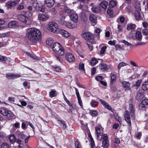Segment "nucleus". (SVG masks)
I'll return each instance as SVG.
<instances>
[{
  "label": "nucleus",
  "mask_w": 148,
  "mask_h": 148,
  "mask_svg": "<svg viewBox=\"0 0 148 148\" xmlns=\"http://www.w3.org/2000/svg\"><path fill=\"white\" fill-rule=\"evenodd\" d=\"M75 146L76 148H81L80 145L78 142L76 141L75 142Z\"/></svg>",
  "instance_id": "64"
},
{
  "label": "nucleus",
  "mask_w": 148,
  "mask_h": 148,
  "mask_svg": "<svg viewBox=\"0 0 148 148\" xmlns=\"http://www.w3.org/2000/svg\"><path fill=\"white\" fill-rule=\"evenodd\" d=\"M21 76L20 74H14L12 73H9L6 74V77L8 79H13L15 78H17Z\"/></svg>",
  "instance_id": "17"
},
{
  "label": "nucleus",
  "mask_w": 148,
  "mask_h": 148,
  "mask_svg": "<svg viewBox=\"0 0 148 148\" xmlns=\"http://www.w3.org/2000/svg\"><path fill=\"white\" fill-rule=\"evenodd\" d=\"M8 111L5 108H1L0 110V113L4 116H6Z\"/></svg>",
  "instance_id": "30"
},
{
  "label": "nucleus",
  "mask_w": 148,
  "mask_h": 148,
  "mask_svg": "<svg viewBox=\"0 0 148 148\" xmlns=\"http://www.w3.org/2000/svg\"><path fill=\"white\" fill-rule=\"evenodd\" d=\"M141 4L140 1H137L135 4V10L141 11L140 5Z\"/></svg>",
  "instance_id": "29"
},
{
  "label": "nucleus",
  "mask_w": 148,
  "mask_h": 148,
  "mask_svg": "<svg viewBox=\"0 0 148 148\" xmlns=\"http://www.w3.org/2000/svg\"><path fill=\"white\" fill-rule=\"evenodd\" d=\"M52 49L56 53L60 56L64 54V48L58 43L57 42L53 44Z\"/></svg>",
  "instance_id": "2"
},
{
  "label": "nucleus",
  "mask_w": 148,
  "mask_h": 148,
  "mask_svg": "<svg viewBox=\"0 0 148 148\" xmlns=\"http://www.w3.org/2000/svg\"><path fill=\"white\" fill-rule=\"evenodd\" d=\"M125 119L130 126L131 125V118L129 114V112L127 111H126L124 114Z\"/></svg>",
  "instance_id": "13"
},
{
  "label": "nucleus",
  "mask_w": 148,
  "mask_h": 148,
  "mask_svg": "<svg viewBox=\"0 0 148 148\" xmlns=\"http://www.w3.org/2000/svg\"><path fill=\"white\" fill-rule=\"evenodd\" d=\"M100 101L103 106L108 110H110L112 109L111 107L105 101L100 99Z\"/></svg>",
  "instance_id": "20"
},
{
  "label": "nucleus",
  "mask_w": 148,
  "mask_h": 148,
  "mask_svg": "<svg viewBox=\"0 0 148 148\" xmlns=\"http://www.w3.org/2000/svg\"><path fill=\"white\" fill-rule=\"evenodd\" d=\"M56 91L54 90H52L50 92H49L50 96L51 97H53L56 96Z\"/></svg>",
  "instance_id": "49"
},
{
  "label": "nucleus",
  "mask_w": 148,
  "mask_h": 148,
  "mask_svg": "<svg viewBox=\"0 0 148 148\" xmlns=\"http://www.w3.org/2000/svg\"><path fill=\"white\" fill-rule=\"evenodd\" d=\"M142 88L144 91L148 90V80L145 81L143 83Z\"/></svg>",
  "instance_id": "23"
},
{
  "label": "nucleus",
  "mask_w": 148,
  "mask_h": 148,
  "mask_svg": "<svg viewBox=\"0 0 148 148\" xmlns=\"http://www.w3.org/2000/svg\"><path fill=\"white\" fill-rule=\"evenodd\" d=\"M18 18L19 20L24 23L29 25L31 23V21L28 17H26L23 13L22 14H20L18 16Z\"/></svg>",
  "instance_id": "5"
},
{
  "label": "nucleus",
  "mask_w": 148,
  "mask_h": 148,
  "mask_svg": "<svg viewBox=\"0 0 148 148\" xmlns=\"http://www.w3.org/2000/svg\"><path fill=\"white\" fill-rule=\"evenodd\" d=\"M141 103L146 106L148 105V100L146 99H144L142 101Z\"/></svg>",
  "instance_id": "51"
},
{
  "label": "nucleus",
  "mask_w": 148,
  "mask_h": 148,
  "mask_svg": "<svg viewBox=\"0 0 148 148\" xmlns=\"http://www.w3.org/2000/svg\"><path fill=\"white\" fill-rule=\"evenodd\" d=\"M100 67L101 70L104 71L108 69L109 66L106 64H102L100 65Z\"/></svg>",
  "instance_id": "34"
},
{
  "label": "nucleus",
  "mask_w": 148,
  "mask_h": 148,
  "mask_svg": "<svg viewBox=\"0 0 148 148\" xmlns=\"http://www.w3.org/2000/svg\"><path fill=\"white\" fill-rule=\"evenodd\" d=\"M142 82L141 79L138 80L133 85V87H135V89H138L140 86Z\"/></svg>",
  "instance_id": "35"
},
{
  "label": "nucleus",
  "mask_w": 148,
  "mask_h": 148,
  "mask_svg": "<svg viewBox=\"0 0 148 148\" xmlns=\"http://www.w3.org/2000/svg\"><path fill=\"white\" fill-rule=\"evenodd\" d=\"M117 31L118 32H122L123 31V27L119 25H118Z\"/></svg>",
  "instance_id": "59"
},
{
  "label": "nucleus",
  "mask_w": 148,
  "mask_h": 148,
  "mask_svg": "<svg viewBox=\"0 0 148 148\" xmlns=\"http://www.w3.org/2000/svg\"><path fill=\"white\" fill-rule=\"evenodd\" d=\"M64 10L67 13H70L71 12V10L66 7L64 8Z\"/></svg>",
  "instance_id": "60"
},
{
  "label": "nucleus",
  "mask_w": 148,
  "mask_h": 148,
  "mask_svg": "<svg viewBox=\"0 0 148 148\" xmlns=\"http://www.w3.org/2000/svg\"><path fill=\"white\" fill-rule=\"evenodd\" d=\"M95 129L97 138L99 140H101L103 132V128L100 125H97L95 126Z\"/></svg>",
  "instance_id": "4"
},
{
  "label": "nucleus",
  "mask_w": 148,
  "mask_h": 148,
  "mask_svg": "<svg viewBox=\"0 0 148 148\" xmlns=\"http://www.w3.org/2000/svg\"><path fill=\"white\" fill-rule=\"evenodd\" d=\"M107 13L108 14L109 16L111 17H113V12L112 10L110 8H108L107 11Z\"/></svg>",
  "instance_id": "39"
},
{
  "label": "nucleus",
  "mask_w": 148,
  "mask_h": 148,
  "mask_svg": "<svg viewBox=\"0 0 148 148\" xmlns=\"http://www.w3.org/2000/svg\"><path fill=\"white\" fill-rule=\"evenodd\" d=\"M49 18L48 15L47 14H40L38 16V19L40 21H45Z\"/></svg>",
  "instance_id": "12"
},
{
  "label": "nucleus",
  "mask_w": 148,
  "mask_h": 148,
  "mask_svg": "<svg viewBox=\"0 0 148 148\" xmlns=\"http://www.w3.org/2000/svg\"><path fill=\"white\" fill-rule=\"evenodd\" d=\"M60 33L63 37L67 38L70 36V34L67 31L64 30H61L60 31Z\"/></svg>",
  "instance_id": "18"
},
{
  "label": "nucleus",
  "mask_w": 148,
  "mask_h": 148,
  "mask_svg": "<svg viewBox=\"0 0 148 148\" xmlns=\"http://www.w3.org/2000/svg\"><path fill=\"white\" fill-rule=\"evenodd\" d=\"M8 27L11 29H16L19 26L18 23L16 21H11L8 25Z\"/></svg>",
  "instance_id": "11"
},
{
  "label": "nucleus",
  "mask_w": 148,
  "mask_h": 148,
  "mask_svg": "<svg viewBox=\"0 0 148 148\" xmlns=\"http://www.w3.org/2000/svg\"><path fill=\"white\" fill-rule=\"evenodd\" d=\"M117 4V2L116 0H112L109 2V6L110 7L113 8Z\"/></svg>",
  "instance_id": "36"
},
{
  "label": "nucleus",
  "mask_w": 148,
  "mask_h": 148,
  "mask_svg": "<svg viewBox=\"0 0 148 148\" xmlns=\"http://www.w3.org/2000/svg\"><path fill=\"white\" fill-rule=\"evenodd\" d=\"M0 36L2 37H5L9 36L10 35V32H8L2 33L0 34Z\"/></svg>",
  "instance_id": "52"
},
{
  "label": "nucleus",
  "mask_w": 148,
  "mask_h": 148,
  "mask_svg": "<svg viewBox=\"0 0 148 148\" xmlns=\"http://www.w3.org/2000/svg\"><path fill=\"white\" fill-rule=\"evenodd\" d=\"M45 3L47 6L49 7H51L54 4V0H45Z\"/></svg>",
  "instance_id": "22"
},
{
  "label": "nucleus",
  "mask_w": 148,
  "mask_h": 148,
  "mask_svg": "<svg viewBox=\"0 0 148 148\" xmlns=\"http://www.w3.org/2000/svg\"><path fill=\"white\" fill-rule=\"evenodd\" d=\"M116 75L114 74L110 76V84H112L115 82L116 80Z\"/></svg>",
  "instance_id": "31"
},
{
  "label": "nucleus",
  "mask_w": 148,
  "mask_h": 148,
  "mask_svg": "<svg viewBox=\"0 0 148 148\" xmlns=\"http://www.w3.org/2000/svg\"><path fill=\"white\" fill-rule=\"evenodd\" d=\"M33 5L37 11L39 10L42 12L45 11V7L41 3L35 2L33 3Z\"/></svg>",
  "instance_id": "7"
},
{
  "label": "nucleus",
  "mask_w": 148,
  "mask_h": 148,
  "mask_svg": "<svg viewBox=\"0 0 148 148\" xmlns=\"http://www.w3.org/2000/svg\"><path fill=\"white\" fill-rule=\"evenodd\" d=\"M23 13L25 16L27 17H31L32 16V13L30 11H24L23 12Z\"/></svg>",
  "instance_id": "42"
},
{
  "label": "nucleus",
  "mask_w": 148,
  "mask_h": 148,
  "mask_svg": "<svg viewBox=\"0 0 148 148\" xmlns=\"http://www.w3.org/2000/svg\"><path fill=\"white\" fill-rule=\"evenodd\" d=\"M91 10L93 12L95 13L98 12L100 11V8L98 7H93L91 8Z\"/></svg>",
  "instance_id": "44"
},
{
  "label": "nucleus",
  "mask_w": 148,
  "mask_h": 148,
  "mask_svg": "<svg viewBox=\"0 0 148 148\" xmlns=\"http://www.w3.org/2000/svg\"><path fill=\"white\" fill-rule=\"evenodd\" d=\"M90 21L92 23L96 24L97 22V17L93 14H91L90 15L89 17Z\"/></svg>",
  "instance_id": "25"
},
{
  "label": "nucleus",
  "mask_w": 148,
  "mask_h": 148,
  "mask_svg": "<svg viewBox=\"0 0 148 148\" xmlns=\"http://www.w3.org/2000/svg\"><path fill=\"white\" fill-rule=\"evenodd\" d=\"M26 37L29 40L33 42H40L42 38L40 31L34 28H30L27 30Z\"/></svg>",
  "instance_id": "1"
},
{
  "label": "nucleus",
  "mask_w": 148,
  "mask_h": 148,
  "mask_svg": "<svg viewBox=\"0 0 148 148\" xmlns=\"http://www.w3.org/2000/svg\"><path fill=\"white\" fill-rule=\"evenodd\" d=\"M136 27L135 24L132 23L128 24L127 25V29L128 30L130 31L135 29Z\"/></svg>",
  "instance_id": "27"
},
{
  "label": "nucleus",
  "mask_w": 148,
  "mask_h": 148,
  "mask_svg": "<svg viewBox=\"0 0 148 148\" xmlns=\"http://www.w3.org/2000/svg\"><path fill=\"white\" fill-rule=\"evenodd\" d=\"M66 17L65 16H62L61 17L58 21L59 23L62 25H64L67 22L65 20Z\"/></svg>",
  "instance_id": "24"
},
{
  "label": "nucleus",
  "mask_w": 148,
  "mask_h": 148,
  "mask_svg": "<svg viewBox=\"0 0 148 148\" xmlns=\"http://www.w3.org/2000/svg\"><path fill=\"white\" fill-rule=\"evenodd\" d=\"M129 110L132 114V118L134 119V118L133 116V115L134 112V110L133 108V105L132 104H131L129 105Z\"/></svg>",
  "instance_id": "28"
},
{
  "label": "nucleus",
  "mask_w": 148,
  "mask_h": 148,
  "mask_svg": "<svg viewBox=\"0 0 148 148\" xmlns=\"http://www.w3.org/2000/svg\"><path fill=\"white\" fill-rule=\"evenodd\" d=\"M20 123L19 122H16L13 125V126L16 128H19L20 127Z\"/></svg>",
  "instance_id": "63"
},
{
  "label": "nucleus",
  "mask_w": 148,
  "mask_h": 148,
  "mask_svg": "<svg viewBox=\"0 0 148 148\" xmlns=\"http://www.w3.org/2000/svg\"><path fill=\"white\" fill-rule=\"evenodd\" d=\"M126 65V63L124 62H120L119 63L117 66V69H118L119 70L121 67L125 66Z\"/></svg>",
  "instance_id": "45"
},
{
  "label": "nucleus",
  "mask_w": 148,
  "mask_h": 148,
  "mask_svg": "<svg viewBox=\"0 0 148 148\" xmlns=\"http://www.w3.org/2000/svg\"><path fill=\"white\" fill-rule=\"evenodd\" d=\"M142 33L143 35L145 36L148 35V29H143L142 31Z\"/></svg>",
  "instance_id": "54"
},
{
  "label": "nucleus",
  "mask_w": 148,
  "mask_h": 148,
  "mask_svg": "<svg viewBox=\"0 0 148 148\" xmlns=\"http://www.w3.org/2000/svg\"><path fill=\"white\" fill-rule=\"evenodd\" d=\"M7 59L5 57L0 55V62H4Z\"/></svg>",
  "instance_id": "55"
},
{
  "label": "nucleus",
  "mask_w": 148,
  "mask_h": 148,
  "mask_svg": "<svg viewBox=\"0 0 148 148\" xmlns=\"http://www.w3.org/2000/svg\"><path fill=\"white\" fill-rule=\"evenodd\" d=\"M79 69L80 70V71L84 73L85 71V70L84 68V64L82 63H80L79 64Z\"/></svg>",
  "instance_id": "40"
},
{
  "label": "nucleus",
  "mask_w": 148,
  "mask_h": 148,
  "mask_svg": "<svg viewBox=\"0 0 148 148\" xmlns=\"http://www.w3.org/2000/svg\"><path fill=\"white\" fill-rule=\"evenodd\" d=\"M136 37L138 40H140L142 39V35L141 33L138 31H136Z\"/></svg>",
  "instance_id": "33"
},
{
  "label": "nucleus",
  "mask_w": 148,
  "mask_h": 148,
  "mask_svg": "<svg viewBox=\"0 0 148 148\" xmlns=\"http://www.w3.org/2000/svg\"><path fill=\"white\" fill-rule=\"evenodd\" d=\"M64 25L70 29H73L76 28L77 27V24H72L71 22L67 21Z\"/></svg>",
  "instance_id": "15"
},
{
  "label": "nucleus",
  "mask_w": 148,
  "mask_h": 148,
  "mask_svg": "<svg viewBox=\"0 0 148 148\" xmlns=\"http://www.w3.org/2000/svg\"><path fill=\"white\" fill-rule=\"evenodd\" d=\"M14 116V114L10 111H8V114H7V115H6L8 117H13Z\"/></svg>",
  "instance_id": "58"
},
{
  "label": "nucleus",
  "mask_w": 148,
  "mask_h": 148,
  "mask_svg": "<svg viewBox=\"0 0 148 148\" xmlns=\"http://www.w3.org/2000/svg\"><path fill=\"white\" fill-rule=\"evenodd\" d=\"M146 106L142 104L141 103H140L138 105V108L140 110H144Z\"/></svg>",
  "instance_id": "47"
},
{
  "label": "nucleus",
  "mask_w": 148,
  "mask_h": 148,
  "mask_svg": "<svg viewBox=\"0 0 148 148\" xmlns=\"http://www.w3.org/2000/svg\"><path fill=\"white\" fill-rule=\"evenodd\" d=\"M20 1V0H16V2L8 1L6 3L5 6L8 9H11L12 8L14 7Z\"/></svg>",
  "instance_id": "10"
},
{
  "label": "nucleus",
  "mask_w": 148,
  "mask_h": 148,
  "mask_svg": "<svg viewBox=\"0 0 148 148\" xmlns=\"http://www.w3.org/2000/svg\"><path fill=\"white\" fill-rule=\"evenodd\" d=\"M108 139V137L107 134H104L103 135L102 143V146L103 148H108L109 145V142Z\"/></svg>",
  "instance_id": "9"
},
{
  "label": "nucleus",
  "mask_w": 148,
  "mask_h": 148,
  "mask_svg": "<svg viewBox=\"0 0 148 148\" xmlns=\"http://www.w3.org/2000/svg\"><path fill=\"white\" fill-rule=\"evenodd\" d=\"M24 8V6L23 5L20 4L18 5V7H17V9L18 10H21L23 9Z\"/></svg>",
  "instance_id": "62"
},
{
  "label": "nucleus",
  "mask_w": 148,
  "mask_h": 148,
  "mask_svg": "<svg viewBox=\"0 0 148 148\" xmlns=\"http://www.w3.org/2000/svg\"><path fill=\"white\" fill-rule=\"evenodd\" d=\"M140 11L137 10L134 11V14L137 20H139L141 19Z\"/></svg>",
  "instance_id": "21"
},
{
  "label": "nucleus",
  "mask_w": 148,
  "mask_h": 148,
  "mask_svg": "<svg viewBox=\"0 0 148 148\" xmlns=\"http://www.w3.org/2000/svg\"><path fill=\"white\" fill-rule=\"evenodd\" d=\"M58 24L54 22L49 23L47 25V29L49 31L53 33H56L58 29Z\"/></svg>",
  "instance_id": "3"
},
{
  "label": "nucleus",
  "mask_w": 148,
  "mask_h": 148,
  "mask_svg": "<svg viewBox=\"0 0 148 148\" xmlns=\"http://www.w3.org/2000/svg\"><path fill=\"white\" fill-rule=\"evenodd\" d=\"M114 118L117 121L120 123H121L122 121L121 119L117 115H115L114 116Z\"/></svg>",
  "instance_id": "56"
},
{
  "label": "nucleus",
  "mask_w": 148,
  "mask_h": 148,
  "mask_svg": "<svg viewBox=\"0 0 148 148\" xmlns=\"http://www.w3.org/2000/svg\"><path fill=\"white\" fill-rule=\"evenodd\" d=\"M90 103L92 107H95L98 106L99 103L95 100H92Z\"/></svg>",
  "instance_id": "41"
},
{
  "label": "nucleus",
  "mask_w": 148,
  "mask_h": 148,
  "mask_svg": "<svg viewBox=\"0 0 148 148\" xmlns=\"http://www.w3.org/2000/svg\"><path fill=\"white\" fill-rule=\"evenodd\" d=\"M106 48L107 47L106 46L103 47L101 49L100 52V53L102 54H103L106 51Z\"/></svg>",
  "instance_id": "50"
},
{
  "label": "nucleus",
  "mask_w": 148,
  "mask_h": 148,
  "mask_svg": "<svg viewBox=\"0 0 148 148\" xmlns=\"http://www.w3.org/2000/svg\"><path fill=\"white\" fill-rule=\"evenodd\" d=\"M8 138L10 142L11 143H14L16 141V138L14 134H11L9 136Z\"/></svg>",
  "instance_id": "26"
},
{
  "label": "nucleus",
  "mask_w": 148,
  "mask_h": 148,
  "mask_svg": "<svg viewBox=\"0 0 148 148\" xmlns=\"http://www.w3.org/2000/svg\"><path fill=\"white\" fill-rule=\"evenodd\" d=\"M70 17L71 21L77 23L78 21V16L77 14L75 13L71 14Z\"/></svg>",
  "instance_id": "16"
},
{
  "label": "nucleus",
  "mask_w": 148,
  "mask_h": 148,
  "mask_svg": "<svg viewBox=\"0 0 148 148\" xmlns=\"http://www.w3.org/2000/svg\"><path fill=\"white\" fill-rule=\"evenodd\" d=\"M121 42L124 43L125 45H127V46H130L131 45V44L130 43L125 41V40H123Z\"/></svg>",
  "instance_id": "61"
},
{
  "label": "nucleus",
  "mask_w": 148,
  "mask_h": 148,
  "mask_svg": "<svg viewBox=\"0 0 148 148\" xmlns=\"http://www.w3.org/2000/svg\"><path fill=\"white\" fill-rule=\"evenodd\" d=\"M65 57L66 61L69 63L73 62L75 60V58L73 54L67 52L65 55Z\"/></svg>",
  "instance_id": "6"
},
{
  "label": "nucleus",
  "mask_w": 148,
  "mask_h": 148,
  "mask_svg": "<svg viewBox=\"0 0 148 148\" xmlns=\"http://www.w3.org/2000/svg\"><path fill=\"white\" fill-rule=\"evenodd\" d=\"M101 31V30L98 28L95 29V35L96 36L98 35Z\"/></svg>",
  "instance_id": "53"
},
{
  "label": "nucleus",
  "mask_w": 148,
  "mask_h": 148,
  "mask_svg": "<svg viewBox=\"0 0 148 148\" xmlns=\"http://www.w3.org/2000/svg\"><path fill=\"white\" fill-rule=\"evenodd\" d=\"M88 137L89 139L90 140L91 143V147H93L95 145L94 141L93 138L92 137L90 133L88 134Z\"/></svg>",
  "instance_id": "37"
},
{
  "label": "nucleus",
  "mask_w": 148,
  "mask_h": 148,
  "mask_svg": "<svg viewBox=\"0 0 148 148\" xmlns=\"http://www.w3.org/2000/svg\"><path fill=\"white\" fill-rule=\"evenodd\" d=\"M98 62L97 60L95 58H93L90 62V64L92 66H94Z\"/></svg>",
  "instance_id": "43"
},
{
  "label": "nucleus",
  "mask_w": 148,
  "mask_h": 148,
  "mask_svg": "<svg viewBox=\"0 0 148 148\" xmlns=\"http://www.w3.org/2000/svg\"><path fill=\"white\" fill-rule=\"evenodd\" d=\"M1 148H10L9 145L6 143H3L1 145Z\"/></svg>",
  "instance_id": "46"
},
{
  "label": "nucleus",
  "mask_w": 148,
  "mask_h": 148,
  "mask_svg": "<svg viewBox=\"0 0 148 148\" xmlns=\"http://www.w3.org/2000/svg\"><path fill=\"white\" fill-rule=\"evenodd\" d=\"M108 2L106 1H103L100 3L101 6L104 9L106 10L107 7Z\"/></svg>",
  "instance_id": "32"
},
{
  "label": "nucleus",
  "mask_w": 148,
  "mask_h": 148,
  "mask_svg": "<svg viewBox=\"0 0 148 148\" xmlns=\"http://www.w3.org/2000/svg\"><path fill=\"white\" fill-rule=\"evenodd\" d=\"M81 36L86 40H92L94 38L92 34L89 32H83L81 34Z\"/></svg>",
  "instance_id": "8"
},
{
  "label": "nucleus",
  "mask_w": 148,
  "mask_h": 148,
  "mask_svg": "<svg viewBox=\"0 0 148 148\" xmlns=\"http://www.w3.org/2000/svg\"><path fill=\"white\" fill-rule=\"evenodd\" d=\"M144 96V94L139 91L136 94L135 98L137 100L140 101L143 98Z\"/></svg>",
  "instance_id": "19"
},
{
  "label": "nucleus",
  "mask_w": 148,
  "mask_h": 148,
  "mask_svg": "<svg viewBox=\"0 0 148 148\" xmlns=\"http://www.w3.org/2000/svg\"><path fill=\"white\" fill-rule=\"evenodd\" d=\"M121 84L125 90H130V84L129 82L124 81L122 82Z\"/></svg>",
  "instance_id": "14"
},
{
  "label": "nucleus",
  "mask_w": 148,
  "mask_h": 148,
  "mask_svg": "<svg viewBox=\"0 0 148 148\" xmlns=\"http://www.w3.org/2000/svg\"><path fill=\"white\" fill-rule=\"evenodd\" d=\"M53 42V39L51 38H48L46 40V43L49 46H51Z\"/></svg>",
  "instance_id": "38"
},
{
  "label": "nucleus",
  "mask_w": 148,
  "mask_h": 148,
  "mask_svg": "<svg viewBox=\"0 0 148 148\" xmlns=\"http://www.w3.org/2000/svg\"><path fill=\"white\" fill-rule=\"evenodd\" d=\"M90 113L93 116H96L98 115L97 112L94 110H90Z\"/></svg>",
  "instance_id": "48"
},
{
  "label": "nucleus",
  "mask_w": 148,
  "mask_h": 148,
  "mask_svg": "<svg viewBox=\"0 0 148 148\" xmlns=\"http://www.w3.org/2000/svg\"><path fill=\"white\" fill-rule=\"evenodd\" d=\"M26 53L28 56L30 57L31 58H32V59H34L36 60L38 59L36 57L32 56V55L29 53L26 52Z\"/></svg>",
  "instance_id": "57"
}]
</instances>
